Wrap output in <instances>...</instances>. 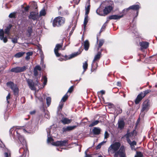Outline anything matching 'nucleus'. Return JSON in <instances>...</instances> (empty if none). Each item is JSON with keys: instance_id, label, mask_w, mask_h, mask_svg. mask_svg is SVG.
Wrapping results in <instances>:
<instances>
[{"instance_id": "obj_2", "label": "nucleus", "mask_w": 157, "mask_h": 157, "mask_svg": "<svg viewBox=\"0 0 157 157\" xmlns=\"http://www.w3.org/2000/svg\"><path fill=\"white\" fill-rule=\"evenodd\" d=\"M121 143L116 142L112 144L108 148L109 154H114V157H122L124 155V146L121 147Z\"/></svg>"}, {"instance_id": "obj_11", "label": "nucleus", "mask_w": 157, "mask_h": 157, "mask_svg": "<svg viewBox=\"0 0 157 157\" xmlns=\"http://www.w3.org/2000/svg\"><path fill=\"white\" fill-rule=\"evenodd\" d=\"M136 135V131L134 130L133 132L129 133L127 132V134L124 136V137L126 138L127 141H128V139H130V138L132 139H134Z\"/></svg>"}, {"instance_id": "obj_30", "label": "nucleus", "mask_w": 157, "mask_h": 157, "mask_svg": "<svg viewBox=\"0 0 157 157\" xmlns=\"http://www.w3.org/2000/svg\"><path fill=\"white\" fill-rule=\"evenodd\" d=\"M65 19L63 17H59V26H63L65 23Z\"/></svg>"}, {"instance_id": "obj_29", "label": "nucleus", "mask_w": 157, "mask_h": 157, "mask_svg": "<svg viewBox=\"0 0 157 157\" xmlns=\"http://www.w3.org/2000/svg\"><path fill=\"white\" fill-rule=\"evenodd\" d=\"M93 131L94 134L98 135L100 133L101 129L99 128L95 127L93 129Z\"/></svg>"}, {"instance_id": "obj_45", "label": "nucleus", "mask_w": 157, "mask_h": 157, "mask_svg": "<svg viewBox=\"0 0 157 157\" xmlns=\"http://www.w3.org/2000/svg\"><path fill=\"white\" fill-rule=\"evenodd\" d=\"M151 92V90H147L143 91V95L144 97L147 94Z\"/></svg>"}, {"instance_id": "obj_52", "label": "nucleus", "mask_w": 157, "mask_h": 157, "mask_svg": "<svg viewBox=\"0 0 157 157\" xmlns=\"http://www.w3.org/2000/svg\"><path fill=\"white\" fill-rule=\"evenodd\" d=\"M60 14L62 15H64L68 14V12L67 10H65L61 13Z\"/></svg>"}, {"instance_id": "obj_5", "label": "nucleus", "mask_w": 157, "mask_h": 157, "mask_svg": "<svg viewBox=\"0 0 157 157\" xmlns=\"http://www.w3.org/2000/svg\"><path fill=\"white\" fill-rule=\"evenodd\" d=\"M36 81L35 84L33 80L30 79H26V82L29 86V88L32 90H36V88L35 86L36 85L39 86L40 84L38 82V78H36Z\"/></svg>"}, {"instance_id": "obj_59", "label": "nucleus", "mask_w": 157, "mask_h": 157, "mask_svg": "<svg viewBox=\"0 0 157 157\" xmlns=\"http://www.w3.org/2000/svg\"><path fill=\"white\" fill-rule=\"evenodd\" d=\"M29 8V6H27L24 7V9L25 11H27Z\"/></svg>"}, {"instance_id": "obj_3", "label": "nucleus", "mask_w": 157, "mask_h": 157, "mask_svg": "<svg viewBox=\"0 0 157 157\" xmlns=\"http://www.w3.org/2000/svg\"><path fill=\"white\" fill-rule=\"evenodd\" d=\"M55 125H53L48 128L46 129V131L47 132V142L48 144H50L52 145L58 146H59V141H57L56 142H54L53 139L52 137H56V136L52 135L53 134H56V131H54L53 128H54Z\"/></svg>"}, {"instance_id": "obj_34", "label": "nucleus", "mask_w": 157, "mask_h": 157, "mask_svg": "<svg viewBox=\"0 0 157 157\" xmlns=\"http://www.w3.org/2000/svg\"><path fill=\"white\" fill-rule=\"evenodd\" d=\"M69 95H68L67 94V93L62 98V99L61 100V102H64L66 101L67 100L69 96Z\"/></svg>"}, {"instance_id": "obj_21", "label": "nucleus", "mask_w": 157, "mask_h": 157, "mask_svg": "<svg viewBox=\"0 0 157 157\" xmlns=\"http://www.w3.org/2000/svg\"><path fill=\"white\" fill-rule=\"evenodd\" d=\"M101 57V52H98L97 54L94 56V60L92 62V64L94 63V62L98 60H99Z\"/></svg>"}, {"instance_id": "obj_46", "label": "nucleus", "mask_w": 157, "mask_h": 157, "mask_svg": "<svg viewBox=\"0 0 157 157\" xmlns=\"http://www.w3.org/2000/svg\"><path fill=\"white\" fill-rule=\"evenodd\" d=\"M59 56V60H66L67 59L66 57L67 56H62V58H61V57H62V56H61V55L60 54Z\"/></svg>"}, {"instance_id": "obj_55", "label": "nucleus", "mask_w": 157, "mask_h": 157, "mask_svg": "<svg viewBox=\"0 0 157 157\" xmlns=\"http://www.w3.org/2000/svg\"><path fill=\"white\" fill-rule=\"evenodd\" d=\"M105 138L106 139L108 137L109 134L107 131H105Z\"/></svg>"}, {"instance_id": "obj_14", "label": "nucleus", "mask_w": 157, "mask_h": 157, "mask_svg": "<svg viewBox=\"0 0 157 157\" xmlns=\"http://www.w3.org/2000/svg\"><path fill=\"white\" fill-rule=\"evenodd\" d=\"M113 9V7L110 5L106 6L104 9V11L105 12V15H107Z\"/></svg>"}, {"instance_id": "obj_6", "label": "nucleus", "mask_w": 157, "mask_h": 157, "mask_svg": "<svg viewBox=\"0 0 157 157\" xmlns=\"http://www.w3.org/2000/svg\"><path fill=\"white\" fill-rule=\"evenodd\" d=\"M109 3L108 2L105 1L102 3L100 6L96 10L97 13L100 16H105V12L103 10V8L104 6H106L108 5Z\"/></svg>"}, {"instance_id": "obj_7", "label": "nucleus", "mask_w": 157, "mask_h": 157, "mask_svg": "<svg viewBox=\"0 0 157 157\" xmlns=\"http://www.w3.org/2000/svg\"><path fill=\"white\" fill-rule=\"evenodd\" d=\"M7 85L10 87L13 90L14 95L17 96L18 94L19 89L17 86L11 82H9L7 83Z\"/></svg>"}, {"instance_id": "obj_22", "label": "nucleus", "mask_w": 157, "mask_h": 157, "mask_svg": "<svg viewBox=\"0 0 157 157\" xmlns=\"http://www.w3.org/2000/svg\"><path fill=\"white\" fill-rule=\"evenodd\" d=\"M87 6H86L85 7V15H88V14L89 13L90 10V2L89 1H88L87 2Z\"/></svg>"}, {"instance_id": "obj_58", "label": "nucleus", "mask_w": 157, "mask_h": 157, "mask_svg": "<svg viewBox=\"0 0 157 157\" xmlns=\"http://www.w3.org/2000/svg\"><path fill=\"white\" fill-rule=\"evenodd\" d=\"M62 44H59V50H64L65 49V48L66 46H64L63 48H62Z\"/></svg>"}, {"instance_id": "obj_60", "label": "nucleus", "mask_w": 157, "mask_h": 157, "mask_svg": "<svg viewBox=\"0 0 157 157\" xmlns=\"http://www.w3.org/2000/svg\"><path fill=\"white\" fill-rule=\"evenodd\" d=\"M23 151H24V153H23V156H25L26 155V151H28V150L27 149H26L25 151V149H23Z\"/></svg>"}, {"instance_id": "obj_10", "label": "nucleus", "mask_w": 157, "mask_h": 157, "mask_svg": "<svg viewBox=\"0 0 157 157\" xmlns=\"http://www.w3.org/2000/svg\"><path fill=\"white\" fill-rule=\"evenodd\" d=\"M29 18L34 21H37L40 18V16H39L38 12H32L30 13L29 16Z\"/></svg>"}, {"instance_id": "obj_44", "label": "nucleus", "mask_w": 157, "mask_h": 157, "mask_svg": "<svg viewBox=\"0 0 157 157\" xmlns=\"http://www.w3.org/2000/svg\"><path fill=\"white\" fill-rule=\"evenodd\" d=\"M134 157H143V155L142 153L140 152H136V155H135Z\"/></svg>"}, {"instance_id": "obj_8", "label": "nucleus", "mask_w": 157, "mask_h": 157, "mask_svg": "<svg viewBox=\"0 0 157 157\" xmlns=\"http://www.w3.org/2000/svg\"><path fill=\"white\" fill-rule=\"evenodd\" d=\"M41 70V67L39 65H37L34 67L33 69V75L36 77V79L37 77L38 78V79H40L41 76V73L40 72Z\"/></svg>"}, {"instance_id": "obj_19", "label": "nucleus", "mask_w": 157, "mask_h": 157, "mask_svg": "<svg viewBox=\"0 0 157 157\" xmlns=\"http://www.w3.org/2000/svg\"><path fill=\"white\" fill-rule=\"evenodd\" d=\"M72 120L66 118H63L61 120V122L64 124H68L71 122Z\"/></svg>"}, {"instance_id": "obj_25", "label": "nucleus", "mask_w": 157, "mask_h": 157, "mask_svg": "<svg viewBox=\"0 0 157 157\" xmlns=\"http://www.w3.org/2000/svg\"><path fill=\"white\" fill-rule=\"evenodd\" d=\"M128 143L130 145L132 149H133L134 148V146L136 145V142L135 141H133L131 142L130 139H128V141H127Z\"/></svg>"}, {"instance_id": "obj_15", "label": "nucleus", "mask_w": 157, "mask_h": 157, "mask_svg": "<svg viewBox=\"0 0 157 157\" xmlns=\"http://www.w3.org/2000/svg\"><path fill=\"white\" fill-rule=\"evenodd\" d=\"M76 127V126H69L66 127H63L62 129L63 132H65L67 131H69L75 128Z\"/></svg>"}, {"instance_id": "obj_24", "label": "nucleus", "mask_w": 157, "mask_h": 157, "mask_svg": "<svg viewBox=\"0 0 157 157\" xmlns=\"http://www.w3.org/2000/svg\"><path fill=\"white\" fill-rule=\"evenodd\" d=\"M83 46L84 49L86 51L88 50L89 47V43L87 40H86L84 43Z\"/></svg>"}, {"instance_id": "obj_18", "label": "nucleus", "mask_w": 157, "mask_h": 157, "mask_svg": "<svg viewBox=\"0 0 157 157\" xmlns=\"http://www.w3.org/2000/svg\"><path fill=\"white\" fill-rule=\"evenodd\" d=\"M149 44L147 42H142L140 43V45L142 48H147L149 46Z\"/></svg>"}, {"instance_id": "obj_31", "label": "nucleus", "mask_w": 157, "mask_h": 157, "mask_svg": "<svg viewBox=\"0 0 157 157\" xmlns=\"http://www.w3.org/2000/svg\"><path fill=\"white\" fill-rule=\"evenodd\" d=\"M81 51H79L78 52H75L74 53H73L70 55V57L68 58V59H71V58H72L73 57H74L77 56V55L80 54L81 53Z\"/></svg>"}, {"instance_id": "obj_17", "label": "nucleus", "mask_w": 157, "mask_h": 157, "mask_svg": "<svg viewBox=\"0 0 157 157\" xmlns=\"http://www.w3.org/2000/svg\"><path fill=\"white\" fill-rule=\"evenodd\" d=\"M123 17V15H113L109 16V20H118L122 18Z\"/></svg>"}, {"instance_id": "obj_47", "label": "nucleus", "mask_w": 157, "mask_h": 157, "mask_svg": "<svg viewBox=\"0 0 157 157\" xmlns=\"http://www.w3.org/2000/svg\"><path fill=\"white\" fill-rule=\"evenodd\" d=\"M10 151H8L7 152L4 153L5 157H9L10 156Z\"/></svg>"}, {"instance_id": "obj_26", "label": "nucleus", "mask_w": 157, "mask_h": 157, "mask_svg": "<svg viewBox=\"0 0 157 157\" xmlns=\"http://www.w3.org/2000/svg\"><path fill=\"white\" fill-rule=\"evenodd\" d=\"M59 50V44H57L55 48H54V53L56 55V56L58 57H59V53H58V51Z\"/></svg>"}, {"instance_id": "obj_61", "label": "nucleus", "mask_w": 157, "mask_h": 157, "mask_svg": "<svg viewBox=\"0 0 157 157\" xmlns=\"http://www.w3.org/2000/svg\"><path fill=\"white\" fill-rule=\"evenodd\" d=\"M85 157H91V155H87V152L86 151L85 152Z\"/></svg>"}, {"instance_id": "obj_40", "label": "nucleus", "mask_w": 157, "mask_h": 157, "mask_svg": "<svg viewBox=\"0 0 157 157\" xmlns=\"http://www.w3.org/2000/svg\"><path fill=\"white\" fill-rule=\"evenodd\" d=\"M99 122V121L98 120H96L93 122L91 124L89 125L90 127H92L97 124Z\"/></svg>"}, {"instance_id": "obj_33", "label": "nucleus", "mask_w": 157, "mask_h": 157, "mask_svg": "<svg viewBox=\"0 0 157 157\" xmlns=\"http://www.w3.org/2000/svg\"><path fill=\"white\" fill-rule=\"evenodd\" d=\"M88 21V15H85V18L84 21L83 25L84 28H85L86 27V25Z\"/></svg>"}, {"instance_id": "obj_54", "label": "nucleus", "mask_w": 157, "mask_h": 157, "mask_svg": "<svg viewBox=\"0 0 157 157\" xmlns=\"http://www.w3.org/2000/svg\"><path fill=\"white\" fill-rule=\"evenodd\" d=\"M103 143V142H102L99 144L96 147V149H98L99 148H100L101 147V145L102 144V143Z\"/></svg>"}, {"instance_id": "obj_43", "label": "nucleus", "mask_w": 157, "mask_h": 157, "mask_svg": "<svg viewBox=\"0 0 157 157\" xmlns=\"http://www.w3.org/2000/svg\"><path fill=\"white\" fill-rule=\"evenodd\" d=\"M16 13L13 12L10 13L9 16V17L10 18H15V17Z\"/></svg>"}, {"instance_id": "obj_27", "label": "nucleus", "mask_w": 157, "mask_h": 157, "mask_svg": "<svg viewBox=\"0 0 157 157\" xmlns=\"http://www.w3.org/2000/svg\"><path fill=\"white\" fill-rule=\"evenodd\" d=\"M12 27V25L10 24L8 26H7L5 29V33L8 35H9L10 34V31Z\"/></svg>"}, {"instance_id": "obj_62", "label": "nucleus", "mask_w": 157, "mask_h": 157, "mask_svg": "<svg viewBox=\"0 0 157 157\" xmlns=\"http://www.w3.org/2000/svg\"><path fill=\"white\" fill-rule=\"evenodd\" d=\"M80 0H74V1L76 4H78Z\"/></svg>"}, {"instance_id": "obj_32", "label": "nucleus", "mask_w": 157, "mask_h": 157, "mask_svg": "<svg viewBox=\"0 0 157 157\" xmlns=\"http://www.w3.org/2000/svg\"><path fill=\"white\" fill-rule=\"evenodd\" d=\"M25 53V52H19L15 55L14 57L17 58L21 57H22Z\"/></svg>"}, {"instance_id": "obj_63", "label": "nucleus", "mask_w": 157, "mask_h": 157, "mask_svg": "<svg viewBox=\"0 0 157 157\" xmlns=\"http://www.w3.org/2000/svg\"><path fill=\"white\" fill-rule=\"evenodd\" d=\"M35 113V111L33 110V111H31L30 112V113L31 114H34Z\"/></svg>"}, {"instance_id": "obj_48", "label": "nucleus", "mask_w": 157, "mask_h": 157, "mask_svg": "<svg viewBox=\"0 0 157 157\" xmlns=\"http://www.w3.org/2000/svg\"><path fill=\"white\" fill-rule=\"evenodd\" d=\"M44 117L48 119H49L50 118V116L48 111L45 112Z\"/></svg>"}, {"instance_id": "obj_41", "label": "nucleus", "mask_w": 157, "mask_h": 157, "mask_svg": "<svg viewBox=\"0 0 157 157\" xmlns=\"http://www.w3.org/2000/svg\"><path fill=\"white\" fill-rule=\"evenodd\" d=\"M42 79L44 80L43 85H44V86L47 84V78L46 76H43L42 77Z\"/></svg>"}, {"instance_id": "obj_20", "label": "nucleus", "mask_w": 157, "mask_h": 157, "mask_svg": "<svg viewBox=\"0 0 157 157\" xmlns=\"http://www.w3.org/2000/svg\"><path fill=\"white\" fill-rule=\"evenodd\" d=\"M59 24V17H56L53 20L52 23L53 26L54 27L58 26Z\"/></svg>"}, {"instance_id": "obj_36", "label": "nucleus", "mask_w": 157, "mask_h": 157, "mask_svg": "<svg viewBox=\"0 0 157 157\" xmlns=\"http://www.w3.org/2000/svg\"><path fill=\"white\" fill-rule=\"evenodd\" d=\"M46 104L48 106H49L51 102V98L50 97H47L46 98Z\"/></svg>"}, {"instance_id": "obj_57", "label": "nucleus", "mask_w": 157, "mask_h": 157, "mask_svg": "<svg viewBox=\"0 0 157 157\" xmlns=\"http://www.w3.org/2000/svg\"><path fill=\"white\" fill-rule=\"evenodd\" d=\"M33 53L32 52H29L26 53V55L30 56L32 55Z\"/></svg>"}, {"instance_id": "obj_42", "label": "nucleus", "mask_w": 157, "mask_h": 157, "mask_svg": "<svg viewBox=\"0 0 157 157\" xmlns=\"http://www.w3.org/2000/svg\"><path fill=\"white\" fill-rule=\"evenodd\" d=\"M27 32L29 33V36H30L33 32L32 28L31 27H29L28 28Z\"/></svg>"}, {"instance_id": "obj_64", "label": "nucleus", "mask_w": 157, "mask_h": 157, "mask_svg": "<svg viewBox=\"0 0 157 157\" xmlns=\"http://www.w3.org/2000/svg\"><path fill=\"white\" fill-rule=\"evenodd\" d=\"M100 93L102 94H105V91L104 90H101L100 91Z\"/></svg>"}, {"instance_id": "obj_23", "label": "nucleus", "mask_w": 157, "mask_h": 157, "mask_svg": "<svg viewBox=\"0 0 157 157\" xmlns=\"http://www.w3.org/2000/svg\"><path fill=\"white\" fill-rule=\"evenodd\" d=\"M124 126V122L122 120H120L118 122V128L121 129H123Z\"/></svg>"}, {"instance_id": "obj_56", "label": "nucleus", "mask_w": 157, "mask_h": 157, "mask_svg": "<svg viewBox=\"0 0 157 157\" xmlns=\"http://www.w3.org/2000/svg\"><path fill=\"white\" fill-rule=\"evenodd\" d=\"M115 111H116V113H117V114H119V113H121V112H122V110L120 108H118V112H117V111L116 110H115Z\"/></svg>"}, {"instance_id": "obj_4", "label": "nucleus", "mask_w": 157, "mask_h": 157, "mask_svg": "<svg viewBox=\"0 0 157 157\" xmlns=\"http://www.w3.org/2000/svg\"><path fill=\"white\" fill-rule=\"evenodd\" d=\"M150 107V100L148 99L145 100L142 104L140 115L141 117H143L145 115V113L149 110Z\"/></svg>"}, {"instance_id": "obj_37", "label": "nucleus", "mask_w": 157, "mask_h": 157, "mask_svg": "<svg viewBox=\"0 0 157 157\" xmlns=\"http://www.w3.org/2000/svg\"><path fill=\"white\" fill-rule=\"evenodd\" d=\"M104 42V41L103 40L101 39L99 40V44L98 46V50H99V48H100L103 45Z\"/></svg>"}, {"instance_id": "obj_49", "label": "nucleus", "mask_w": 157, "mask_h": 157, "mask_svg": "<svg viewBox=\"0 0 157 157\" xmlns=\"http://www.w3.org/2000/svg\"><path fill=\"white\" fill-rule=\"evenodd\" d=\"M106 25H107L105 24H103V25L102 26V27L100 30V33H101V32H102L104 30Z\"/></svg>"}, {"instance_id": "obj_16", "label": "nucleus", "mask_w": 157, "mask_h": 157, "mask_svg": "<svg viewBox=\"0 0 157 157\" xmlns=\"http://www.w3.org/2000/svg\"><path fill=\"white\" fill-rule=\"evenodd\" d=\"M144 97L143 95V92L141 93L137 96L135 101V103L136 104H137L142 100V99Z\"/></svg>"}, {"instance_id": "obj_12", "label": "nucleus", "mask_w": 157, "mask_h": 157, "mask_svg": "<svg viewBox=\"0 0 157 157\" xmlns=\"http://www.w3.org/2000/svg\"><path fill=\"white\" fill-rule=\"evenodd\" d=\"M0 39L4 43L7 42L8 40L7 37L4 36V32L2 29H0Z\"/></svg>"}, {"instance_id": "obj_35", "label": "nucleus", "mask_w": 157, "mask_h": 157, "mask_svg": "<svg viewBox=\"0 0 157 157\" xmlns=\"http://www.w3.org/2000/svg\"><path fill=\"white\" fill-rule=\"evenodd\" d=\"M46 14V12L44 9H43L40 12L39 16L40 17L42 16H44Z\"/></svg>"}, {"instance_id": "obj_38", "label": "nucleus", "mask_w": 157, "mask_h": 157, "mask_svg": "<svg viewBox=\"0 0 157 157\" xmlns=\"http://www.w3.org/2000/svg\"><path fill=\"white\" fill-rule=\"evenodd\" d=\"M82 67L84 70V71H85L88 67L87 61H86L83 63Z\"/></svg>"}, {"instance_id": "obj_9", "label": "nucleus", "mask_w": 157, "mask_h": 157, "mask_svg": "<svg viewBox=\"0 0 157 157\" xmlns=\"http://www.w3.org/2000/svg\"><path fill=\"white\" fill-rule=\"evenodd\" d=\"M27 68V66H24L22 67H17L12 68L10 71L16 73H20L25 71Z\"/></svg>"}, {"instance_id": "obj_1", "label": "nucleus", "mask_w": 157, "mask_h": 157, "mask_svg": "<svg viewBox=\"0 0 157 157\" xmlns=\"http://www.w3.org/2000/svg\"><path fill=\"white\" fill-rule=\"evenodd\" d=\"M32 128L30 124H27L25 125V128L20 126L13 127L10 129V132L13 135V138L18 140L21 144L26 146V141L21 134L22 132H29Z\"/></svg>"}, {"instance_id": "obj_51", "label": "nucleus", "mask_w": 157, "mask_h": 157, "mask_svg": "<svg viewBox=\"0 0 157 157\" xmlns=\"http://www.w3.org/2000/svg\"><path fill=\"white\" fill-rule=\"evenodd\" d=\"M60 104H59V109H62L63 106L64 102H61L60 101Z\"/></svg>"}, {"instance_id": "obj_53", "label": "nucleus", "mask_w": 157, "mask_h": 157, "mask_svg": "<svg viewBox=\"0 0 157 157\" xmlns=\"http://www.w3.org/2000/svg\"><path fill=\"white\" fill-rule=\"evenodd\" d=\"M10 93H9L8 94L7 96H6V100H7V102L8 103H9V101H8V99H10Z\"/></svg>"}, {"instance_id": "obj_28", "label": "nucleus", "mask_w": 157, "mask_h": 157, "mask_svg": "<svg viewBox=\"0 0 157 157\" xmlns=\"http://www.w3.org/2000/svg\"><path fill=\"white\" fill-rule=\"evenodd\" d=\"M67 144V141L66 140L59 141V149H63L61 147L62 146H66ZM59 151H60V150Z\"/></svg>"}, {"instance_id": "obj_39", "label": "nucleus", "mask_w": 157, "mask_h": 157, "mask_svg": "<svg viewBox=\"0 0 157 157\" xmlns=\"http://www.w3.org/2000/svg\"><path fill=\"white\" fill-rule=\"evenodd\" d=\"M18 38L19 37L17 36H15L14 37L11 38V41L14 44L16 43L17 42V40Z\"/></svg>"}, {"instance_id": "obj_50", "label": "nucleus", "mask_w": 157, "mask_h": 157, "mask_svg": "<svg viewBox=\"0 0 157 157\" xmlns=\"http://www.w3.org/2000/svg\"><path fill=\"white\" fill-rule=\"evenodd\" d=\"M73 89H74L73 86H71L68 89L67 93V94L68 93H69L70 94H71L73 91Z\"/></svg>"}, {"instance_id": "obj_13", "label": "nucleus", "mask_w": 157, "mask_h": 157, "mask_svg": "<svg viewBox=\"0 0 157 157\" xmlns=\"http://www.w3.org/2000/svg\"><path fill=\"white\" fill-rule=\"evenodd\" d=\"M140 8V7L138 5H135L131 6H129L128 8L125 9L124 10V11H128L129 10H139V8Z\"/></svg>"}]
</instances>
